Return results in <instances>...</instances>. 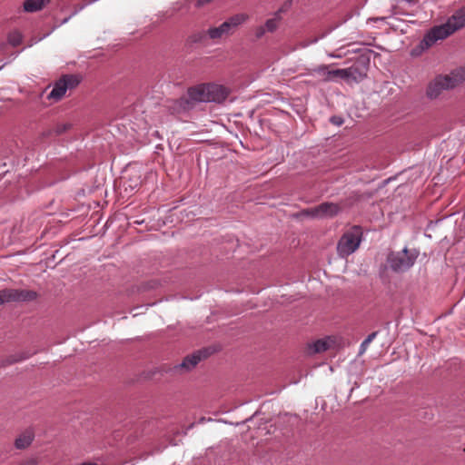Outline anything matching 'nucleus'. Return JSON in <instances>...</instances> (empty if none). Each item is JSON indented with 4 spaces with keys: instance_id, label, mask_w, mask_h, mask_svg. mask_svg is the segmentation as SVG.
Instances as JSON below:
<instances>
[{
    "instance_id": "nucleus-1",
    "label": "nucleus",
    "mask_w": 465,
    "mask_h": 465,
    "mask_svg": "<svg viewBox=\"0 0 465 465\" xmlns=\"http://www.w3.org/2000/svg\"><path fill=\"white\" fill-rule=\"evenodd\" d=\"M465 26V5L458 9L445 24L433 26L423 36L420 44L411 51L418 55L430 48L437 41L444 40L456 31Z\"/></svg>"
},
{
    "instance_id": "nucleus-2",
    "label": "nucleus",
    "mask_w": 465,
    "mask_h": 465,
    "mask_svg": "<svg viewBox=\"0 0 465 465\" xmlns=\"http://www.w3.org/2000/svg\"><path fill=\"white\" fill-rule=\"evenodd\" d=\"M419 255V250H410L405 247L400 252H390L387 255L386 262L392 272L402 273L409 271L414 265Z\"/></svg>"
},
{
    "instance_id": "nucleus-3",
    "label": "nucleus",
    "mask_w": 465,
    "mask_h": 465,
    "mask_svg": "<svg viewBox=\"0 0 465 465\" xmlns=\"http://www.w3.org/2000/svg\"><path fill=\"white\" fill-rule=\"evenodd\" d=\"M362 231L360 226H353L345 232L337 244V252L340 257L346 258L353 253L362 241Z\"/></svg>"
},
{
    "instance_id": "nucleus-4",
    "label": "nucleus",
    "mask_w": 465,
    "mask_h": 465,
    "mask_svg": "<svg viewBox=\"0 0 465 465\" xmlns=\"http://www.w3.org/2000/svg\"><path fill=\"white\" fill-rule=\"evenodd\" d=\"M78 74H64L54 84L53 90L47 95V99L58 102L64 96L66 91L74 89L81 83Z\"/></svg>"
},
{
    "instance_id": "nucleus-5",
    "label": "nucleus",
    "mask_w": 465,
    "mask_h": 465,
    "mask_svg": "<svg viewBox=\"0 0 465 465\" xmlns=\"http://www.w3.org/2000/svg\"><path fill=\"white\" fill-rule=\"evenodd\" d=\"M341 208L338 204L333 203H322L318 206L312 208L303 209L296 214V217H308V218H325L333 217L339 213Z\"/></svg>"
},
{
    "instance_id": "nucleus-6",
    "label": "nucleus",
    "mask_w": 465,
    "mask_h": 465,
    "mask_svg": "<svg viewBox=\"0 0 465 465\" xmlns=\"http://www.w3.org/2000/svg\"><path fill=\"white\" fill-rule=\"evenodd\" d=\"M457 83L458 80L450 75H438L428 84L426 96L430 100L436 99L442 91L454 88Z\"/></svg>"
},
{
    "instance_id": "nucleus-7",
    "label": "nucleus",
    "mask_w": 465,
    "mask_h": 465,
    "mask_svg": "<svg viewBox=\"0 0 465 465\" xmlns=\"http://www.w3.org/2000/svg\"><path fill=\"white\" fill-rule=\"evenodd\" d=\"M37 296L35 291L6 288L0 291V305L12 302H31Z\"/></svg>"
},
{
    "instance_id": "nucleus-8",
    "label": "nucleus",
    "mask_w": 465,
    "mask_h": 465,
    "mask_svg": "<svg viewBox=\"0 0 465 465\" xmlns=\"http://www.w3.org/2000/svg\"><path fill=\"white\" fill-rule=\"evenodd\" d=\"M369 61H357L354 64L343 69V80L347 83H359L367 76V65Z\"/></svg>"
},
{
    "instance_id": "nucleus-9",
    "label": "nucleus",
    "mask_w": 465,
    "mask_h": 465,
    "mask_svg": "<svg viewBox=\"0 0 465 465\" xmlns=\"http://www.w3.org/2000/svg\"><path fill=\"white\" fill-rule=\"evenodd\" d=\"M211 354L210 349H203L186 356L180 364L173 367L175 371H189L193 369L199 361L207 358Z\"/></svg>"
},
{
    "instance_id": "nucleus-10",
    "label": "nucleus",
    "mask_w": 465,
    "mask_h": 465,
    "mask_svg": "<svg viewBox=\"0 0 465 465\" xmlns=\"http://www.w3.org/2000/svg\"><path fill=\"white\" fill-rule=\"evenodd\" d=\"M185 97L191 104V109L198 103H208L206 84L190 87Z\"/></svg>"
},
{
    "instance_id": "nucleus-11",
    "label": "nucleus",
    "mask_w": 465,
    "mask_h": 465,
    "mask_svg": "<svg viewBox=\"0 0 465 465\" xmlns=\"http://www.w3.org/2000/svg\"><path fill=\"white\" fill-rule=\"evenodd\" d=\"M73 128L74 124L69 121H57L51 127L43 131L41 135L43 138L61 136L71 132Z\"/></svg>"
},
{
    "instance_id": "nucleus-12",
    "label": "nucleus",
    "mask_w": 465,
    "mask_h": 465,
    "mask_svg": "<svg viewBox=\"0 0 465 465\" xmlns=\"http://www.w3.org/2000/svg\"><path fill=\"white\" fill-rule=\"evenodd\" d=\"M208 103H223L229 95V90L220 84H206Z\"/></svg>"
},
{
    "instance_id": "nucleus-13",
    "label": "nucleus",
    "mask_w": 465,
    "mask_h": 465,
    "mask_svg": "<svg viewBox=\"0 0 465 465\" xmlns=\"http://www.w3.org/2000/svg\"><path fill=\"white\" fill-rule=\"evenodd\" d=\"M165 106L172 114H179L181 113L192 110L191 104H189L185 95H183L175 100L167 101Z\"/></svg>"
},
{
    "instance_id": "nucleus-14",
    "label": "nucleus",
    "mask_w": 465,
    "mask_h": 465,
    "mask_svg": "<svg viewBox=\"0 0 465 465\" xmlns=\"http://www.w3.org/2000/svg\"><path fill=\"white\" fill-rule=\"evenodd\" d=\"M249 16L245 14H237L229 17L226 21L221 24L223 27L225 34L231 35L237 29L239 25L247 21Z\"/></svg>"
},
{
    "instance_id": "nucleus-15",
    "label": "nucleus",
    "mask_w": 465,
    "mask_h": 465,
    "mask_svg": "<svg viewBox=\"0 0 465 465\" xmlns=\"http://www.w3.org/2000/svg\"><path fill=\"white\" fill-rule=\"evenodd\" d=\"M314 71L322 75L323 80L326 82L335 81L336 79L343 80L344 76L343 69L330 70L328 65L318 66Z\"/></svg>"
},
{
    "instance_id": "nucleus-16",
    "label": "nucleus",
    "mask_w": 465,
    "mask_h": 465,
    "mask_svg": "<svg viewBox=\"0 0 465 465\" xmlns=\"http://www.w3.org/2000/svg\"><path fill=\"white\" fill-rule=\"evenodd\" d=\"M35 438L34 431L32 430H25L22 432L15 440V446L18 450L26 449L32 443Z\"/></svg>"
},
{
    "instance_id": "nucleus-17",
    "label": "nucleus",
    "mask_w": 465,
    "mask_h": 465,
    "mask_svg": "<svg viewBox=\"0 0 465 465\" xmlns=\"http://www.w3.org/2000/svg\"><path fill=\"white\" fill-rule=\"evenodd\" d=\"M50 0H25L24 2V10L27 13H34L42 10L45 4Z\"/></svg>"
},
{
    "instance_id": "nucleus-18",
    "label": "nucleus",
    "mask_w": 465,
    "mask_h": 465,
    "mask_svg": "<svg viewBox=\"0 0 465 465\" xmlns=\"http://www.w3.org/2000/svg\"><path fill=\"white\" fill-rule=\"evenodd\" d=\"M281 20L282 16L279 15V12H275L273 14V17L266 20V22L263 25L266 32L274 33L278 29Z\"/></svg>"
},
{
    "instance_id": "nucleus-19",
    "label": "nucleus",
    "mask_w": 465,
    "mask_h": 465,
    "mask_svg": "<svg viewBox=\"0 0 465 465\" xmlns=\"http://www.w3.org/2000/svg\"><path fill=\"white\" fill-rule=\"evenodd\" d=\"M206 35H207V31L206 32H204V31L194 32L187 37V39L185 41V45L189 47H192L195 44L202 43L205 39Z\"/></svg>"
},
{
    "instance_id": "nucleus-20",
    "label": "nucleus",
    "mask_w": 465,
    "mask_h": 465,
    "mask_svg": "<svg viewBox=\"0 0 465 465\" xmlns=\"http://www.w3.org/2000/svg\"><path fill=\"white\" fill-rule=\"evenodd\" d=\"M207 35L212 40H216V39H220L223 36H227L222 25H220L217 27H210L207 30Z\"/></svg>"
},
{
    "instance_id": "nucleus-21",
    "label": "nucleus",
    "mask_w": 465,
    "mask_h": 465,
    "mask_svg": "<svg viewBox=\"0 0 465 465\" xmlns=\"http://www.w3.org/2000/svg\"><path fill=\"white\" fill-rule=\"evenodd\" d=\"M328 348L329 344L327 343V341L323 340H318L312 343V345L310 347V350L314 353H320L327 351Z\"/></svg>"
},
{
    "instance_id": "nucleus-22",
    "label": "nucleus",
    "mask_w": 465,
    "mask_h": 465,
    "mask_svg": "<svg viewBox=\"0 0 465 465\" xmlns=\"http://www.w3.org/2000/svg\"><path fill=\"white\" fill-rule=\"evenodd\" d=\"M7 39H8V43L12 46L15 47V46H18L22 43L23 36L20 32L13 31V32L9 33Z\"/></svg>"
},
{
    "instance_id": "nucleus-23",
    "label": "nucleus",
    "mask_w": 465,
    "mask_h": 465,
    "mask_svg": "<svg viewBox=\"0 0 465 465\" xmlns=\"http://www.w3.org/2000/svg\"><path fill=\"white\" fill-rule=\"evenodd\" d=\"M377 334H378V331H373L366 337V339L361 342V344L360 346V352H359L360 354H362L365 352L369 344L375 339Z\"/></svg>"
},
{
    "instance_id": "nucleus-24",
    "label": "nucleus",
    "mask_w": 465,
    "mask_h": 465,
    "mask_svg": "<svg viewBox=\"0 0 465 465\" xmlns=\"http://www.w3.org/2000/svg\"><path fill=\"white\" fill-rule=\"evenodd\" d=\"M97 0H87L85 3H84L83 5H77L74 7V11L72 13V15H75L79 11L83 10L85 6H87L88 5H91L94 2H96Z\"/></svg>"
},
{
    "instance_id": "nucleus-25",
    "label": "nucleus",
    "mask_w": 465,
    "mask_h": 465,
    "mask_svg": "<svg viewBox=\"0 0 465 465\" xmlns=\"http://www.w3.org/2000/svg\"><path fill=\"white\" fill-rule=\"evenodd\" d=\"M330 122L333 124V125H336V126H341L344 120L341 116H339V115H332L331 118H330Z\"/></svg>"
},
{
    "instance_id": "nucleus-26",
    "label": "nucleus",
    "mask_w": 465,
    "mask_h": 465,
    "mask_svg": "<svg viewBox=\"0 0 465 465\" xmlns=\"http://www.w3.org/2000/svg\"><path fill=\"white\" fill-rule=\"evenodd\" d=\"M266 30L263 25H260L255 28V37L256 39H261L265 35Z\"/></svg>"
},
{
    "instance_id": "nucleus-27",
    "label": "nucleus",
    "mask_w": 465,
    "mask_h": 465,
    "mask_svg": "<svg viewBox=\"0 0 465 465\" xmlns=\"http://www.w3.org/2000/svg\"><path fill=\"white\" fill-rule=\"evenodd\" d=\"M213 0H196L195 6L200 8L203 5L212 3Z\"/></svg>"
},
{
    "instance_id": "nucleus-28",
    "label": "nucleus",
    "mask_w": 465,
    "mask_h": 465,
    "mask_svg": "<svg viewBox=\"0 0 465 465\" xmlns=\"http://www.w3.org/2000/svg\"><path fill=\"white\" fill-rule=\"evenodd\" d=\"M318 41V38H313L312 40H311L310 42L306 43V44H303L302 46L305 47V46H308L309 45L311 44H315L316 42Z\"/></svg>"
},
{
    "instance_id": "nucleus-29",
    "label": "nucleus",
    "mask_w": 465,
    "mask_h": 465,
    "mask_svg": "<svg viewBox=\"0 0 465 465\" xmlns=\"http://www.w3.org/2000/svg\"><path fill=\"white\" fill-rule=\"evenodd\" d=\"M71 17H73L72 15H69L68 17L63 19L62 22H61V25H64V24L67 23L71 19Z\"/></svg>"
},
{
    "instance_id": "nucleus-30",
    "label": "nucleus",
    "mask_w": 465,
    "mask_h": 465,
    "mask_svg": "<svg viewBox=\"0 0 465 465\" xmlns=\"http://www.w3.org/2000/svg\"><path fill=\"white\" fill-rule=\"evenodd\" d=\"M23 358H20V359H13L11 361H9V363H14V362H16L18 361H21Z\"/></svg>"
},
{
    "instance_id": "nucleus-31",
    "label": "nucleus",
    "mask_w": 465,
    "mask_h": 465,
    "mask_svg": "<svg viewBox=\"0 0 465 465\" xmlns=\"http://www.w3.org/2000/svg\"><path fill=\"white\" fill-rule=\"evenodd\" d=\"M20 465H34L32 462H25L23 464H20Z\"/></svg>"
},
{
    "instance_id": "nucleus-32",
    "label": "nucleus",
    "mask_w": 465,
    "mask_h": 465,
    "mask_svg": "<svg viewBox=\"0 0 465 465\" xmlns=\"http://www.w3.org/2000/svg\"><path fill=\"white\" fill-rule=\"evenodd\" d=\"M277 12H279V15H281V13L283 12V8H280Z\"/></svg>"
},
{
    "instance_id": "nucleus-33",
    "label": "nucleus",
    "mask_w": 465,
    "mask_h": 465,
    "mask_svg": "<svg viewBox=\"0 0 465 465\" xmlns=\"http://www.w3.org/2000/svg\"><path fill=\"white\" fill-rule=\"evenodd\" d=\"M194 426V423L189 425L188 429H192Z\"/></svg>"
},
{
    "instance_id": "nucleus-34",
    "label": "nucleus",
    "mask_w": 465,
    "mask_h": 465,
    "mask_svg": "<svg viewBox=\"0 0 465 465\" xmlns=\"http://www.w3.org/2000/svg\"><path fill=\"white\" fill-rule=\"evenodd\" d=\"M205 420L204 418H201L200 422H203Z\"/></svg>"
},
{
    "instance_id": "nucleus-35",
    "label": "nucleus",
    "mask_w": 465,
    "mask_h": 465,
    "mask_svg": "<svg viewBox=\"0 0 465 465\" xmlns=\"http://www.w3.org/2000/svg\"><path fill=\"white\" fill-rule=\"evenodd\" d=\"M3 67H4V65H1V66H0V70H2V68H3Z\"/></svg>"
}]
</instances>
